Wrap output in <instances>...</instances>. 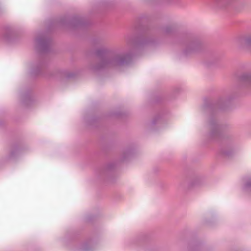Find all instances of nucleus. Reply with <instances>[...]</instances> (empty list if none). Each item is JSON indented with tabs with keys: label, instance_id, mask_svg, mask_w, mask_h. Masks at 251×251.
Listing matches in <instances>:
<instances>
[{
	"label": "nucleus",
	"instance_id": "nucleus-7",
	"mask_svg": "<svg viewBox=\"0 0 251 251\" xmlns=\"http://www.w3.org/2000/svg\"><path fill=\"white\" fill-rule=\"evenodd\" d=\"M234 151V149L231 146L227 147V149L223 151V154L226 156H230Z\"/></svg>",
	"mask_w": 251,
	"mask_h": 251
},
{
	"label": "nucleus",
	"instance_id": "nucleus-12",
	"mask_svg": "<svg viewBox=\"0 0 251 251\" xmlns=\"http://www.w3.org/2000/svg\"><path fill=\"white\" fill-rule=\"evenodd\" d=\"M195 44H193L192 46L191 47L190 50H195Z\"/></svg>",
	"mask_w": 251,
	"mask_h": 251
},
{
	"label": "nucleus",
	"instance_id": "nucleus-1",
	"mask_svg": "<svg viewBox=\"0 0 251 251\" xmlns=\"http://www.w3.org/2000/svg\"><path fill=\"white\" fill-rule=\"evenodd\" d=\"M131 57L130 53L123 52L107 53L102 51L100 64L95 69H100L108 66H117L127 64L130 62Z\"/></svg>",
	"mask_w": 251,
	"mask_h": 251
},
{
	"label": "nucleus",
	"instance_id": "nucleus-13",
	"mask_svg": "<svg viewBox=\"0 0 251 251\" xmlns=\"http://www.w3.org/2000/svg\"><path fill=\"white\" fill-rule=\"evenodd\" d=\"M4 38L5 39V40H10V37H9V36L8 35H5L4 36Z\"/></svg>",
	"mask_w": 251,
	"mask_h": 251
},
{
	"label": "nucleus",
	"instance_id": "nucleus-2",
	"mask_svg": "<svg viewBox=\"0 0 251 251\" xmlns=\"http://www.w3.org/2000/svg\"><path fill=\"white\" fill-rule=\"evenodd\" d=\"M37 46L43 51H46L49 48L50 42L48 38L42 35L35 40Z\"/></svg>",
	"mask_w": 251,
	"mask_h": 251
},
{
	"label": "nucleus",
	"instance_id": "nucleus-11",
	"mask_svg": "<svg viewBox=\"0 0 251 251\" xmlns=\"http://www.w3.org/2000/svg\"><path fill=\"white\" fill-rule=\"evenodd\" d=\"M246 43L251 47V38H248L246 39Z\"/></svg>",
	"mask_w": 251,
	"mask_h": 251
},
{
	"label": "nucleus",
	"instance_id": "nucleus-9",
	"mask_svg": "<svg viewBox=\"0 0 251 251\" xmlns=\"http://www.w3.org/2000/svg\"><path fill=\"white\" fill-rule=\"evenodd\" d=\"M243 191L251 193V180H248L243 185L242 188Z\"/></svg>",
	"mask_w": 251,
	"mask_h": 251
},
{
	"label": "nucleus",
	"instance_id": "nucleus-3",
	"mask_svg": "<svg viewBox=\"0 0 251 251\" xmlns=\"http://www.w3.org/2000/svg\"><path fill=\"white\" fill-rule=\"evenodd\" d=\"M239 81L243 85L251 86V74L245 73L242 74L240 76Z\"/></svg>",
	"mask_w": 251,
	"mask_h": 251
},
{
	"label": "nucleus",
	"instance_id": "nucleus-10",
	"mask_svg": "<svg viewBox=\"0 0 251 251\" xmlns=\"http://www.w3.org/2000/svg\"><path fill=\"white\" fill-rule=\"evenodd\" d=\"M135 43L136 45H143V44H146L147 43V42L146 40H136L135 41Z\"/></svg>",
	"mask_w": 251,
	"mask_h": 251
},
{
	"label": "nucleus",
	"instance_id": "nucleus-15",
	"mask_svg": "<svg viewBox=\"0 0 251 251\" xmlns=\"http://www.w3.org/2000/svg\"><path fill=\"white\" fill-rule=\"evenodd\" d=\"M99 55H100V52H98Z\"/></svg>",
	"mask_w": 251,
	"mask_h": 251
},
{
	"label": "nucleus",
	"instance_id": "nucleus-14",
	"mask_svg": "<svg viewBox=\"0 0 251 251\" xmlns=\"http://www.w3.org/2000/svg\"><path fill=\"white\" fill-rule=\"evenodd\" d=\"M14 154V152H11V156H13Z\"/></svg>",
	"mask_w": 251,
	"mask_h": 251
},
{
	"label": "nucleus",
	"instance_id": "nucleus-8",
	"mask_svg": "<svg viewBox=\"0 0 251 251\" xmlns=\"http://www.w3.org/2000/svg\"><path fill=\"white\" fill-rule=\"evenodd\" d=\"M213 1L220 6H225L228 4L231 0H212Z\"/></svg>",
	"mask_w": 251,
	"mask_h": 251
},
{
	"label": "nucleus",
	"instance_id": "nucleus-5",
	"mask_svg": "<svg viewBox=\"0 0 251 251\" xmlns=\"http://www.w3.org/2000/svg\"><path fill=\"white\" fill-rule=\"evenodd\" d=\"M163 120L160 116H157L154 117L149 124V126L151 128H153L154 126H157V127L161 126Z\"/></svg>",
	"mask_w": 251,
	"mask_h": 251
},
{
	"label": "nucleus",
	"instance_id": "nucleus-4",
	"mask_svg": "<svg viewBox=\"0 0 251 251\" xmlns=\"http://www.w3.org/2000/svg\"><path fill=\"white\" fill-rule=\"evenodd\" d=\"M210 126L211 128V131L210 133V135L212 138H215L220 135V126L216 123H211L210 124Z\"/></svg>",
	"mask_w": 251,
	"mask_h": 251
},
{
	"label": "nucleus",
	"instance_id": "nucleus-6",
	"mask_svg": "<svg viewBox=\"0 0 251 251\" xmlns=\"http://www.w3.org/2000/svg\"><path fill=\"white\" fill-rule=\"evenodd\" d=\"M94 247L92 241H89L83 243L80 247V251H91Z\"/></svg>",
	"mask_w": 251,
	"mask_h": 251
}]
</instances>
